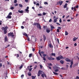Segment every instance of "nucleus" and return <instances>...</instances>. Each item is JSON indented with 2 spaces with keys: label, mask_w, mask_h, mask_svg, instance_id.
Wrapping results in <instances>:
<instances>
[{
  "label": "nucleus",
  "mask_w": 79,
  "mask_h": 79,
  "mask_svg": "<svg viewBox=\"0 0 79 79\" xmlns=\"http://www.w3.org/2000/svg\"><path fill=\"white\" fill-rule=\"evenodd\" d=\"M33 26H36V27H37V28H39L40 30H41V29H42L41 26H40V24H39V23H34L33 24Z\"/></svg>",
  "instance_id": "1"
},
{
  "label": "nucleus",
  "mask_w": 79,
  "mask_h": 79,
  "mask_svg": "<svg viewBox=\"0 0 79 79\" xmlns=\"http://www.w3.org/2000/svg\"><path fill=\"white\" fill-rule=\"evenodd\" d=\"M8 29V27L7 26H6L5 27H2V31H4V34H6L7 33V29Z\"/></svg>",
  "instance_id": "2"
},
{
  "label": "nucleus",
  "mask_w": 79,
  "mask_h": 79,
  "mask_svg": "<svg viewBox=\"0 0 79 79\" xmlns=\"http://www.w3.org/2000/svg\"><path fill=\"white\" fill-rule=\"evenodd\" d=\"M14 33L13 32H10V33H8V37H10H10H14Z\"/></svg>",
  "instance_id": "3"
},
{
  "label": "nucleus",
  "mask_w": 79,
  "mask_h": 79,
  "mask_svg": "<svg viewBox=\"0 0 79 79\" xmlns=\"http://www.w3.org/2000/svg\"><path fill=\"white\" fill-rule=\"evenodd\" d=\"M43 71L39 70L38 72V76H40V74L42 73Z\"/></svg>",
  "instance_id": "4"
},
{
  "label": "nucleus",
  "mask_w": 79,
  "mask_h": 79,
  "mask_svg": "<svg viewBox=\"0 0 79 79\" xmlns=\"http://www.w3.org/2000/svg\"><path fill=\"white\" fill-rule=\"evenodd\" d=\"M48 60L50 61L51 60H54L55 58H52V57H48Z\"/></svg>",
  "instance_id": "5"
},
{
  "label": "nucleus",
  "mask_w": 79,
  "mask_h": 79,
  "mask_svg": "<svg viewBox=\"0 0 79 79\" xmlns=\"http://www.w3.org/2000/svg\"><path fill=\"white\" fill-rule=\"evenodd\" d=\"M7 41H8V38H7V36H5L4 38V42H7Z\"/></svg>",
  "instance_id": "6"
},
{
  "label": "nucleus",
  "mask_w": 79,
  "mask_h": 79,
  "mask_svg": "<svg viewBox=\"0 0 79 79\" xmlns=\"http://www.w3.org/2000/svg\"><path fill=\"white\" fill-rule=\"evenodd\" d=\"M44 76L45 77H47V76H46L45 74V73L44 72H43V74H42L41 76V77H43V78H44Z\"/></svg>",
  "instance_id": "7"
},
{
  "label": "nucleus",
  "mask_w": 79,
  "mask_h": 79,
  "mask_svg": "<svg viewBox=\"0 0 79 79\" xmlns=\"http://www.w3.org/2000/svg\"><path fill=\"white\" fill-rule=\"evenodd\" d=\"M48 46L49 47L51 48H53V46L51 44H48Z\"/></svg>",
  "instance_id": "8"
},
{
  "label": "nucleus",
  "mask_w": 79,
  "mask_h": 79,
  "mask_svg": "<svg viewBox=\"0 0 79 79\" xmlns=\"http://www.w3.org/2000/svg\"><path fill=\"white\" fill-rule=\"evenodd\" d=\"M65 61L67 62H71V60H69L68 58H66L65 59Z\"/></svg>",
  "instance_id": "9"
},
{
  "label": "nucleus",
  "mask_w": 79,
  "mask_h": 79,
  "mask_svg": "<svg viewBox=\"0 0 79 79\" xmlns=\"http://www.w3.org/2000/svg\"><path fill=\"white\" fill-rule=\"evenodd\" d=\"M56 59L57 60V61H59V60H61V57L58 56L56 57Z\"/></svg>",
  "instance_id": "10"
},
{
  "label": "nucleus",
  "mask_w": 79,
  "mask_h": 79,
  "mask_svg": "<svg viewBox=\"0 0 79 79\" xmlns=\"http://www.w3.org/2000/svg\"><path fill=\"white\" fill-rule=\"evenodd\" d=\"M73 9H74L73 11H77V10L76 8H74V7H72L71 8L72 10H73Z\"/></svg>",
  "instance_id": "11"
},
{
  "label": "nucleus",
  "mask_w": 79,
  "mask_h": 79,
  "mask_svg": "<svg viewBox=\"0 0 79 79\" xmlns=\"http://www.w3.org/2000/svg\"><path fill=\"white\" fill-rule=\"evenodd\" d=\"M78 39V37L76 38V37H74V38H73V40L75 42V41H76V40L77 39Z\"/></svg>",
  "instance_id": "12"
},
{
  "label": "nucleus",
  "mask_w": 79,
  "mask_h": 79,
  "mask_svg": "<svg viewBox=\"0 0 79 79\" xmlns=\"http://www.w3.org/2000/svg\"><path fill=\"white\" fill-rule=\"evenodd\" d=\"M57 19H58V18H56L54 20L53 23H56V22H57Z\"/></svg>",
  "instance_id": "13"
},
{
  "label": "nucleus",
  "mask_w": 79,
  "mask_h": 79,
  "mask_svg": "<svg viewBox=\"0 0 79 79\" xmlns=\"http://www.w3.org/2000/svg\"><path fill=\"white\" fill-rule=\"evenodd\" d=\"M18 12H19V13H23L24 12V11H23V10H18Z\"/></svg>",
  "instance_id": "14"
},
{
  "label": "nucleus",
  "mask_w": 79,
  "mask_h": 79,
  "mask_svg": "<svg viewBox=\"0 0 79 79\" xmlns=\"http://www.w3.org/2000/svg\"><path fill=\"white\" fill-rule=\"evenodd\" d=\"M77 65H78V63H75V64H74L73 65V68H74V67H75L76 66H77Z\"/></svg>",
  "instance_id": "15"
},
{
  "label": "nucleus",
  "mask_w": 79,
  "mask_h": 79,
  "mask_svg": "<svg viewBox=\"0 0 79 79\" xmlns=\"http://www.w3.org/2000/svg\"><path fill=\"white\" fill-rule=\"evenodd\" d=\"M15 56H16V57H17V58H18V57H19V54H15Z\"/></svg>",
  "instance_id": "16"
},
{
  "label": "nucleus",
  "mask_w": 79,
  "mask_h": 79,
  "mask_svg": "<svg viewBox=\"0 0 79 79\" xmlns=\"http://www.w3.org/2000/svg\"><path fill=\"white\" fill-rule=\"evenodd\" d=\"M67 5H68V4H67V3H65L64 5V8H67Z\"/></svg>",
  "instance_id": "17"
},
{
  "label": "nucleus",
  "mask_w": 79,
  "mask_h": 79,
  "mask_svg": "<svg viewBox=\"0 0 79 79\" xmlns=\"http://www.w3.org/2000/svg\"><path fill=\"white\" fill-rule=\"evenodd\" d=\"M23 35H25V36H26V37H28V35H27V34H26V33H24L23 34Z\"/></svg>",
  "instance_id": "18"
},
{
  "label": "nucleus",
  "mask_w": 79,
  "mask_h": 79,
  "mask_svg": "<svg viewBox=\"0 0 79 79\" xmlns=\"http://www.w3.org/2000/svg\"><path fill=\"white\" fill-rule=\"evenodd\" d=\"M39 55H40V57L42 58V54H41V52H40V50H39Z\"/></svg>",
  "instance_id": "19"
},
{
  "label": "nucleus",
  "mask_w": 79,
  "mask_h": 79,
  "mask_svg": "<svg viewBox=\"0 0 79 79\" xmlns=\"http://www.w3.org/2000/svg\"><path fill=\"white\" fill-rule=\"evenodd\" d=\"M6 18H8V19H11V16L10 15H8L7 17H6Z\"/></svg>",
  "instance_id": "20"
},
{
  "label": "nucleus",
  "mask_w": 79,
  "mask_h": 79,
  "mask_svg": "<svg viewBox=\"0 0 79 79\" xmlns=\"http://www.w3.org/2000/svg\"><path fill=\"white\" fill-rule=\"evenodd\" d=\"M44 36V41H45V40H46L47 38H46V36L45 35H43Z\"/></svg>",
  "instance_id": "21"
},
{
  "label": "nucleus",
  "mask_w": 79,
  "mask_h": 79,
  "mask_svg": "<svg viewBox=\"0 0 79 79\" xmlns=\"http://www.w3.org/2000/svg\"><path fill=\"white\" fill-rule=\"evenodd\" d=\"M46 31L47 33H49L50 32V30L48 29H46Z\"/></svg>",
  "instance_id": "22"
},
{
  "label": "nucleus",
  "mask_w": 79,
  "mask_h": 79,
  "mask_svg": "<svg viewBox=\"0 0 79 79\" xmlns=\"http://www.w3.org/2000/svg\"><path fill=\"white\" fill-rule=\"evenodd\" d=\"M63 1H59V3H60V5H61L62 4H63Z\"/></svg>",
  "instance_id": "23"
},
{
  "label": "nucleus",
  "mask_w": 79,
  "mask_h": 79,
  "mask_svg": "<svg viewBox=\"0 0 79 79\" xmlns=\"http://www.w3.org/2000/svg\"><path fill=\"white\" fill-rule=\"evenodd\" d=\"M60 63H61V64H64V61L63 60H61L60 61Z\"/></svg>",
  "instance_id": "24"
},
{
  "label": "nucleus",
  "mask_w": 79,
  "mask_h": 79,
  "mask_svg": "<svg viewBox=\"0 0 79 79\" xmlns=\"http://www.w3.org/2000/svg\"><path fill=\"white\" fill-rule=\"evenodd\" d=\"M28 75L29 76H31V72H29L28 73Z\"/></svg>",
  "instance_id": "25"
},
{
  "label": "nucleus",
  "mask_w": 79,
  "mask_h": 79,
  "mask_svg": "<svg viewBox=\"0 0 79 79\" xmlns=\"http://www.w3.org/2000/svg\"><path fill=\"white\" fill-rule=\"evenodd\" d=\"M52 56H55L56 55V54L55 53H52L51 54Z\"/></svg>",
  "instance_id": "26"
},
{
  "label": "nucleus",
  "mask_w": 79,
  "mask_h": 79,
  "mask_svg": "<svg viewBox=\"0 0 79 79\" xmlns=\"http://www.w3.org/2000/svg\"><path fill=\"white\" fill-rule=\"evenodd\" d=\"M19 7L20 8H23V5L21 4H19Z\"/></svg>",
  "instance_id": "27"
},
{
  "label": "nucleus",
  "mask_w": 79,
  "mask_h": 79,
  "mask_svg": "<svg viewBox=\"0 0 79 79\" xmlns=\"http://www.w3.org/2000/svg\"><path fill=\"white\" fill-rule=\"evenodd\" d=\"M23 65L22 64L21 66L19 68V69H21L22 68H23Z\"/></svg>",
  "instance_id": "28"
},
{
  "label": "nucleus",
  "mask_w": 79,
  "mask_h": 79,
  "mask_svg": "<svg viewBox=\"0 0 79 79\" xmlns=\"http://www.w3.org/2000/svg\"><path fill=\"white\" fill-rule=\"evenodd\" d=\"M10 9V10H14V9H15V7H11V6Z\"/></svg>",
  "instance_id": "29"
},
{
  "label": "nucleus",
  "mask_w": 79,
  "mask_h": 79,
  "mask_svg": "<svg viewBox=\"0 0 79 79\" xmlns=\"http://www.w3.org/2000/svg\"><path fill=\"white\" fill-rule=\"evenodd\" d=\"M31 77H32V79H35L36 77V76H32Z\"/></svg>",
  "instance_id": "30"
},
{
  "label": "nucleus",
  "mask_w": 79,
  "mask_h": 79,
  "mask_svg": "<svg viewBox=\"0 0 79 79\" xmlns=\"http://www.w3.org/2000/svg\"><path fill=\"white\" fill-rule=\"evenodd\" d=\"M25 11H26L27 13H29V10L27 9H26Z\"/></svg>",
  "instance_id": "31"
},
{
  "label": "nucleus",
  "mask_w": 79,
  "mask_h": 79,
  "mask_svg": "<svg viewBox=\"0 0 79 79\" xmlns=\"http://www.w3.org/2000/svg\"><path fill=\"white\" fill-rule=\"evenodd\" d=\"M65 35H68V32L66 31H65Z\"/></svg>",
  "instance_id": "32"
},
{
  "label": "nucleus",
  "mask_w": 79,
  "mask_h": 79,
  "mask_svg": "<svg viewBox=\"0 0 79 79\" xmlns=\"http://www.w3.org/2000/svg\"><path fill=\"white\" fill-rule=\"evenodd\" d=\"M53 73L54 74H56V75H58V73L56 72H53Z\"/></svg>",
  "instance_id": "33"
},
{
  "label": "nucleus",
  "mask_w": 79,
  "mask_h": 79,
  "mask_svg": "<svg viewBox=\"0 0 79 79\" xmlns=\"http://www.w3.org/2000/svg\"><path fill=\"white\" fill-rule=\"evenodd\" d=\"M51 29H55V27H53V26L52 25L51 26Z\"/></svg>",
  "instance_id": "34"
},
{
  "label": "nucleus",
  "mask_w": 79,
  "mask_h": 79,
  "mask_svg": "<svg viewBox=\"0 0 79 79\" xmlns=\"http://www.w3.org/2000/svg\"><path fill=\"white\" fill-rule=\"evenodd\" d=\"M32 54H29V57L30 58L31 57V56H32Z\"/></svg>",
  "instance_id": "35"
},
{
  "label": "nucleus",
  "mask_w": 79,
  "mask_h": 79,
  "mask_svg": "<svg viewBox=\"0 0 79 79\" xmlns=\"http://www.w3.org/2000/svg\"><path fill=\"white\" fill-rule=\"evenodd\" d=\"M71 65H73V61L72 60L71 62L70 63Z\"/></svg>",
  "instance_id": "36"
},
{
  "label": "nucleus",
  "mask_w": 79,
  "mask_h": 79,
  "mask_svg": "<svg viewBox=\"0 0 79 79\" xmlns=\"http://www.w3.org/2000/svg\"><path fill=\"white\" fill-rule=\"evenodd\" d=\"M43 15L44 16H45V15H47V13H46L45 12H43Z\"/></svg>",
  "instance_id": "37"
},
{
  "label": "nucleus",
  "mask_w": 79,
  "mask_h": 79,
  "mask_svg": "<svg viewBox=\"0 0 79 79\" xmlns=\"http://www.w3.org/2000/svg\"><path fill=\"white\" fill-rule=\"evenodd\" d=\"M52 21V19H50L49 20V23H51Z\"/></svg>",
  "instance_id": "38"
},
{
  "label": "nucleus",
  "mask_w": 79,
  "mask_h": 79,
  "mask_svg": "<svg viewBox=\"0 0 79 79\" xmlns=\"http://www.w3.org/2000/svg\"><path fill=\"white\" fill-rule=\"evenodd\" d=\"M37 65H36L35 67H34V69H35L36 68H37Z\"/></svg>",
  "instance_id": "39"
},
{
  "label": "nucleus",
  "mask_w": 79,
  "mask_h": 79,
  "mask_svg": "<svg viewBox=\"0 0 79 79\" xmlns=\"http://www.w3.org/2000/svg\"><path fill=\"white\" fill-rule=\"evenodd\" d=\"M59 71V70L58 69H56L55 70V72H58Z\"/></svg>",
  "instance_id": "40"
},
{
  "label": "nucleus",
  "mask_w": 79,
  "mask_h": 79,
  "mask_svg": "<svg viewBox=\"0 0 79 79\" xmlns=\"http://www.w3.org/2000/svg\"><path fill=\"white\" fill-rule=\"evenodd\" d=\"M57 32H60V30H59V29H57Z\"/></svg>",
  "instance_id": "41"
},
{
  "label": "nucleus",
  "mask_w": 79,
  "mask_h": 79,
  "mask_svg": "<svg viewBox=\"0 0 79 79\" xmlns=\"http://www.w3.org/2000/svg\"><path fill=\"white\" fill-rule=\"evenodd\" d=\"M17 3V0H14V3Z\"/></svg>",
  "instance_id": "42"
},
{
  "label": "nucleus",
  "mask_w": 79,
  "mask_h": 79,
  "mask_svg": "<svg viewBox=\"0 0 79 79\" xmlns=\"http://www.w3.org/2000/svg\"><path fill=\"white\" fill-rule=\"evenodd\" d=\"M43 56H44V57H45V56H47V55L46 54H43Z\"/></svg>",
  "instance_id": "43"
},
{
  "label": "nucleus",
  "mask_w": 79,
  "mask_h": 79,
  "mask_svg": "<svg viewBox=\"0 0 79 79\" xmlns=\"http://www.w3.org/2000/svg\"><path fill=\"white\" fill-rule=\"evenodd\" d=\"M21 78H22V79L23 78V77H24V75L23 74L21 76Z\"/></svg>",
  "instance_id": "44"
},
{
  "label": "nucleus",
  "mask_w": 79,
  "mask_h": 79,
  "mask_svg": "<svg viewBox=\"0 0 79 79\" xmlns=\"http://www.w3.org/2000/svg\"><path fill=\"white\" fill-rule=\"evenodd\" d=\"M43 58L44 60V61H45L46 60V58L45 57H43Z\"/></svg>",
  "instance_id": "45"
},
{
  "label": "nucleus",
  "mask_w": 79,
  "mask_h": 79,
  "mask_svg": "<svg viewBox=\"0 0 79 79\" xmlns=\"http://www.w3.org/2000/svg\"><path fill=\"white\" fill-rule=\"evenodd\" d=\"M27 38H28V39L27 40H28V41H30V38H29V37L28 36V37H27Z\"/></svg>",
  "instance_id": "46"
},
{
  "label": "nucleus",
  "mask_w": 79,
  "mask_h": 79,
  "mask_svg": "<svg viewBox=\"0 0 79 79\" xmlns=\"http://www.w3.org/2000/svg\"><path fill=\"white\" fill-rule=\"evenodd\" d=\"M79 79V76H76V77L75 78V79Z\"/></svg>",
  "instance_id": "47"
},
{
  "label": "nucleus",
  "mask_w": 79,
  "mask_h": 79,
  "mask_svg": "<svg viewBox=\"0 0 79 79\" xmlns=\"http://www.w3.org/2000/svg\"><path fill=\"white\" fill-rule=\"evenodd\" d=\"M44 5H48V3H47V2H45L44 3Z\"/></svg>",
  "instance_id": "48"
},
{
  "label": "nucleus",
  "mask_w": 79,
  "mask_h": 79,
  "mask_svg": "<svg viewBox=\"0 0 79 79\" xmlns=\"http://www.w3.org/2000/svg\"><path fill=\"white\" fill-rule=\"evenodd\" d=\"M38 16H42V14H39L38 15Z\"/></svg>",
  "instance_id": "49"
},
{
  "label": "nucleus",
  "mask_w": 79,
  "mask_h": 79,
  "mask_svg": "<svg viewBox=\"0 0 79 79\" xmlns=\"http://www.w3.org/2000/svg\"><path fill=\"white\" fill-rule=\"evenodd\" d=\"M40 69H41V68H42V67H43L42 66V65H40Z\"/></svg>",
  "instance_id": "50"
},
{
  "label": "nucleus",
  "mask_w": 79,
  "mask_h": 79,
  "mask_svg": "<svg viewBox=\"0 0 79 79\" xmlns=\"http://www.w3.org/2000/svg\"><path fill=\"white\" fill-rule=\"evenodd\" d=\"M35 48H33L32 49L33 52H35Z\"/></svg>",
  "instance_id": "51"
},
{
  "label": "nucleus",
  "mask_w": 79,
  "mask_h": 79,
  "mask_svg": "<svg viewBox=\"0 0 79 79\" xmlns=\"http://www.w3.org/2000/svg\"><path fill=\"white\" fill-rule=\"evenodd\" d=\"M32 68L29 69V71H32Z\"/></svg>",
  "instance_id": "52"
},
{
  "label": "nucleus",
  "mask_w": 79,
  "mask_h": 79,
  "mask_svg": "<svg viewBox=\"0 0 79 79\" xmlns=\"http://www.w3.org/2000/svg\"><path fill=\"white\" fill-rule=\"evenodd\" d=\"M55 68L56 69H59V67H58L56 66V67H55Z\"/></svg>",
  "instance_id": "53"
},
{
  "label": "nucleus",
  "mask_w": 79,
  "mask_h": 79,
  "mask_svg": "<svg viewBox=\"0 0 79 79\" xmlns=\"http://www.w3.org/2000/svg\"><path fill=\"white\" fill-rule=\"evenodd\" d=\"M9 15H12V13L10 12L9 14Z\"/></svg>",
  "instance_id": "54"
},
{
  "label": "nucleus",
  "mask_w": 79,
  "mask_h": 79,
  "mask_svg": "<svg viewBox=\"0 0 79 79\" xmlns=\"http://www.w3.org/2000/svg\"><path fill=\"white\" fill-rule=\"evenodd\" d=\"M1 67H2V63H1L0 64V68H1Z\"/></svg>",
  "instance_id": "55"
},
{
  "label": "nucleus",
  "mask_w": 79,
  "mask_h": 79,
  "mask_svg": "<svg viewBox=\"0 0 79 79\" xmlns=\"http://www.w3.org/2000/svg\"><path fill=\"white\" fill-rule=\"evenodd\" d=\"M57 40L58 43V44H59L60 43L59 42V39H57Z\"/></svg>",
  "instance_id": "56"
},
{
  "label": "nucleus",
  "mask_w": 79,
  "mask_h": 79,
  "mask_svg": "<svg viewBox=\"0 0 79 79\" xmlns=\"http://www.w3.org/2000/svg\"><path fill=\"white\" fill-rule=\"evenodd\" d=\"M59 22L60 23H61V22H62L61 19H60L59 20Z\"/></svg>",
  "instance_id": "57"
},
{
  "label": "nucleus",
  "mask_w": 79,
  "mask_h": 79,
  "mask_svg": "<svg viewBox=\"0 0 79 79\" xmlns=\"http://www.w3.org/2000/svg\"><path fill=\"white\" fill-rule=\"evenodd\" d=\"M79 8V6L78 5L76 6V8Z\"/></svg>",
  "instance_id": "58"
},
{
  "label": "nucleus",
  "mask_w": 79,
  "mask_h": 79,
  "mask_svg": "<svg viewBox=\"0 0 79 79\" xmlns=\"http://www.w3.org/2000/svg\"><path fill=\"white\" fill-rule=\"evenodd\" d=\"M57 5H60V2H57Z\"/></svg>",
  "instance_id": "59"
},
{
  "label": "nucleus",
  "mask_w": 79,
  "mask_h": 79,
  "mask_svg": "<svg viewBox=\"0 0 79 79\" xmlns=\"http://www.w3.org/2000/svg\"><path fill=\"white\" fill-rule=\"evenodd\" d=\"M39 3H37L36 4V5H37V6H39Z\"/></svg>",
  "instance_id": "60"
},
{
  "label": "nucleus",
  "mask_w": 79,
  "mask_h": 79,
  "mask_svg": "<svg viewBox=\"0 0 79 79\" xmlns=\"http://www.w3.org/2000/svg\"><path fill=\"white\" fill-rule=\"evenodd\" d=\"M49 66H52V64L51 63H50L49 64H48Z\"/></svg>",
  "instance_id": "61"
},
{
  "label": "nucleus",
  "mask_w": 79,
  "mask_h": 79,
  "mask_svg": "<svg viewBox=\"0 0 79 79\" xmlns=\"http://www.w3.org/2000/svg\"><path fill=\"white\" fill-rule=\"evenodd\" d=\"M18 4L16 3L15 5V6H18Z\"/></svg>",
  "instance_id": "62"
},
{
  "label": "nucleus",
  "mask_w": 79,
  "mask_h": 79,
  "mask_svg": "<svg viewBox=\"0 0 79 79\" xmlns=\"http://www.w3.org/2000/svg\"><path fill=\"white\" fill-rule=\"evenodd\" d=\"M66 10L67 11H68V9H69V8L68 7H66Z\"/></svg>",
  "instance_id": "63"
},
{
  "label": "nucleus",
  "mask_w": 79,
  "mask_h": 79,
  "mask_svg": "<svg viewBox=\"0 0 79 79\" xmlns=\"http://www.w3.org/2000/svg\"><path fill=\"white\" fill-rule=\"evenodd\" d=\"M21 28H22V29H24V26H21Z\"/></svg>",
  "instance_id": "64"
}]
</instances>
